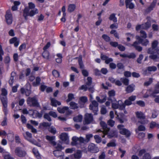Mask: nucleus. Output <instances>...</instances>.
<instances>
[{
  "label": "nucleus",
  "instance_id": "nucleus-34",
  "mask_svg": "<svg viewBox=\"0 0 159 159\" xmlns=\"http://www.w3.org/2000/svg\"><path fill=\"white\" fill-rule=\"evenodd\" d=\"M76 8L75 5L74 4H70L68 6V11L70 12H72L74 11Z\"/></svg>",
  "mask_w": 159,
  "mask_h": 159
},
{
  "label": "nucleus",
  "instance_id": "nucleus-17",
  "mask_svg": "<svg viewBox=\"0 0 159 159\" xmlns=\"http://www.w3.org/2000/svg\"><path fill=\"white\" fill-rule=\"evenodd\" d=\"M133 0H126L125 3L127 8H129L130 9H133L134 7V5L131 2Z\"/></svg>",
  "mask_w": 159,
  "mask_h": 159
},
{
  "label": "nucleus",
  "instance_id": "nucleus-24",
  "mask_svg": "<svg viewBox=\"0 0 159 159\" xmlns=\"http://www.w3.org/2000/svg\"><path fill=\"white\" fill-rule=\"evenodd\" d=\"M51 103L52 105L54 107H56L57 105H60L61 104V103L56 100L54 98L51 99Z\"/></svg>",
  "mask_w": 159,
  "mask_h": 159
},
{
  "label": "nucleus",
  "instance_id": "nucleus-8",
  "mask_svg": "<svg viewBox=\"0 0 159 159\" xmlns=\"http://www.w3.org/2000/svg\"><path fill=\"white\" fill-rule=\"evenodd\" d=\"M15 153L16 155L20 157H24L26 154V152L20 147H17L15 148Z\"/></svg>",
  "mask_w": 159,
  "mask_h": 159
},
{
  "label": "nucleus",
  "instance_id": "nucleus-4",
  "mask_svg": "<svg viewBox=\"0 0 159 159\" xmlns=\"http://www.w3.org/2000/svg\"><path fill=\"white\" fill-rule=\"evenodd\" d=\"M39 13V10L36 8L32 10L30 12H29L27 9H25L24 12L23 16L25 20L28 19L27 17L28 16H33L34 15Z\"/></svg>",
  "mask_w": 159,
  "mask_h": 159
},
{
  "label": "nucleus",
  "instance_id": "nucleus-31",
  "mask_svg": "<svg viewBox=\"0 0 159 159\" xmlns=\"http://www.w3.org/2000/svg\"><path fill=\"white\" fill-rule=\"evenodd\" d=\"M115 16L116 14L114 13L111 14L109 17V19L113 21L114 22H116L117 19Z\"/></svg>",
  "mask_w": 159,
  "mask_h": 159
},
{
  "label": "nucleus",
  "instance_id": "nucleus-58",
  "mask_svg": "<svg viewBox=\"0 0 159 159\" xmlns=\"http://www.w3.org/2000/svg\"><path fill=\"white\" fill-rule=\"evenodd\" d=\"M112 107L114 109H117L119 107V104L118 103V102H114L112 104Z\"/></svg>",
  "mask_w": 159,
  "mask_h": 159
},
{
  "label": "nucleus",
  "instance_id": "nucleus-30",
  "mask_svg": "<svg viewBox=\"0 0 159 159\" xmlns=\"http://www.w3.org/2000/svg\"><path fill=\"white\" fill-rule=\"evenodd\" d=\"M158 93H159V87L158 86H157L156 84L155 86V89L151 94L152 96L153 97H155V94Z\"/></svg>",
  "mask_w": 159,
  "mask_h": 159
},
{
  "label": "nucleus",
  "instance_id": "nucleus-6",
  "mask_svg": "<svg viewBox=\"0 0 159 159\" xmlns=\"http://www.w3.org/2000/svg\"><path fill=\"white\" fill-rule=\"evenodd\" d=\"M117 129L119 130V133L121 134L124 135L126 137H129L131 134L130 132L124 128V125H119L117 126Z\"/></svg>",
  "mask_w": 159,
  "mask_h": 159
},
{
  "label": "nucleus",
  "instance_id": "nucleus-59",
  "mask_svg": "<svg viewBox=\"0 0 159 159\" xmlns=\"http://www.w3.org/2000/svg\"><path fill=\"white\" fill-rule=\"evenodd\" d=\"M49 115V113H45L43 116V117L48 121H51V119Z\"/></svg>",
  "mask_w": 159,
  "mask_h": 159
},
{
  "label": "nucleus",
  "instance_id": "nucleus-1",
  "mask_svg": "<svg viewBox=\"0 0 159 159\" xmlns=\"http://www.w3.org/2000/svg\"><path fill=\"white\" fill-rule=\"evenodd\" d=\"M93 137V135L92 134H88L86 135V139L80 137H78L76 136H73L72 138V142L71 143L72 145H75L78 148H82L81 146V144L82 143H87L89 142L91 138Z\"/></svg>",
  "mask_w": 159,
  "mask_h": 159
},
{
  "label": "nucleus",
  "instance_id": "nucleus-62",
  "mask_svg": "<svg viewBox=\"0 0 159 159\" xmlns=\"http://www.w3.org/2000/svg\"><path fill=\"white\" fill-rule=\"evenodd\" d=\"M142 159H151L150 154L148 153H146L143 155Z\"/></svg>",
  "mask_w": 159,
  "mask_h": 159
},
{
  "label": "nucleus",
  "instance_id": "nucleus-39",
  "mask_svg": "<svg viewBox=\"0 0 159 159\" xmlns=\"http://www.w3.org/2000/svg\"><path fill=\"white\" fill-rule=\"evenodd\" d=\"M70 105L71 108L72 109H75L78 108L77 104L74 102H71L70 103Z\"/></svg>",
  "mask_w": 159,
  "mask_h": 159
},
{
  "label": "nucleus",
  "instance_id": "nucleus-5",
  "mask_svg": "<svg viewBox=\"0 0 159 159\" xmlns=\"http://www.w3.org/2000/svg\"><path fill=\"white\" fill-rule=\"evenodd\" d=\"M27 104L30 106L38 107L39 104L36 96L28 97L27 100Z\"/></svg>",
  "mask_w": 159,
  "mask_h": 159
},
{
  "label": "nucleus",
  "instance_id": "nucleus-44",
  "mask_svg": "<svg viewBox=\"0 0 159 159\" xmlns=\"http://www.w3.org/2000/svg\"><path fill=\"white\" fill-rule=\"evenodd\" d=\"M152 93H151V90H148L144 95L143 97L144 98H147L150 96H152Z\"/></svg>",
  "mask_w": 159,
  "mask_h": 159
},
{
  "label": "nucleus",
  "instance_id": "nucleus-33",
  "mask_svg": "<svg viewBox=\"0 0 159 159\" xmlns=\"http://www.w3.org/2000/svg\"><path fill=\"white\" fill-rule=\"evenodd\" d=\"M74 157L75 159H80L81 157V152L80 150H77L74 154Z\"/></svg>",
  "mask_w": 159,
  "mask_h": 159
},
{
  "label": "nucleus",
  "instance_id": "nucleus-18",
  "mask_svg": "<svg viewBox=\"0 0 159 159\" xmlns=\"http://www.w3.org/2000/svg\"><path fill=\"white\" fill-rule=\"evenodd\" d=\"M135 87V86L134 84H131L126 88L125 91L128 93H131L134 90Z\"/></svg>",
  "mask_w": 159,
  "mask_h": 159
},
{
  "label": "nucleus",
  "instance_id": "nucleus-7",
  "mask_svg": "<svg viewBox=\"0 0 159 159\" xmlns=\"http://www.w3.org/2000/svg\"><path fill=\"white\" fill-rule=\"evenodd\" d=\"M24 136L25 138L30 142L38 146L39 147H41V145L40 144L37 143L34 139H32V134L29 132H26L25 133V135L24 134Z\"/></svg>",
  "mask_w": 159,
  "mask_h": 159
},
{
  "label": "nucleus",
  "instance_id": "nucleus-54",
  "mask_svg": "<svg viewBox=\"0 0 159 159\" xmlns=\"http://www.w3.org/2000/svg\"><path fill=\"white\" fill-rule=\"evenodd\" d=\"M51 125V123L46 122H43L40 124V126H42L44 127L49 126Z\"/></svg>",
  "mask_w": 159,
  "mask_h": 159
},
{
  "label": "nucleus",
  "instance_id": "nucleus-15",
  "mask_svg": "<svg viewBox=\"0 0 159 159\" xmlns=\"http://www.w3.org/2000/svg\"><path fill=\"white\" fill-rule=\"evenodd\" d=\"M60 138L65 144H68L69 143V138L68 134L66 133H61L60 135Z\"/></svg>",
  "mask_w": 159,
  "mask_h": 159
},
{
  "label": "nucleus",
  "instance_id": "nucleus-57",
  "mask_svg": "<svg viewBox=\"0 0 159 159\" xmlns=\"http://www.w3.org/2000/svg\"><path fill=\"white\" fill-rule=\"evenodd\" d=\"M108 125L111 126V127H113L115 124V121L111 119H110L107 121Z\"/></svg>",
  "mask_w": 159,
  "mask_h": 159
},
{
  "label": "nucleus",
  "instance_id": "nucleus-53",
  "mask_svg": "<svg viewBox=\"0 0 159 159\" xmlns=\"http://www.w3.org/2000/svg\"><path fill=\"white\" fill-rule=\"evenodd\" d=\"M158 114V113L157 111L155 110L152 111V117L153 118H156L157 117Z\"/></svg>",
  "mask_w": 159,
  "mask_h": 159
},
{
  "label": "nucleus",
  "instance_id": "nucleus-29",
  "mask_svg": "<svg viewBox=\"0 0 159 159\" xmlns=\"http://www.w3.org/2000/svg\"><path fill=\"white\" fill-rule=\"evenodd\" d=\"M42 56L44 58L48 59L50 57L49 52L48 51H44L42 53Z\"/></svg>",
  "mask_w": 159,
  "mask_h": 159
},
{
  "label": "nucleus",
  "instance_id": "nucleus-48",
  "mask_svg": "<svg viewBox=\"0 0 159 159\" xmlns=\"http://www.w3.org/2000/svg\"><path fill=\"white\" fill-rule=\"evenodd\" d=\"M120 80L123 82L124 84L127 85L129 84V80L126 78H121Z\"/></svg>",
  "mask_w": 159,
  "mask_h": 159
},
{
  "label": "nucleus",
  "instance_id": "nucleus-25",
  "mask_svg": "<svg viewBox=\"0 0 159 159\" xmlns=\"http://www.w3.org/2000/svg\"><path fill=\"white\" fill-rule=\"evenodd\" d=\"M21 93L22 94H25L26 96H28L30 93V91L27 89H25L23 88H22L20 89Z\"/></svg>",
  "mask_w": 159,
  "mask_h": 159
},
{
  "label": "nucleus",
  "instance_id": "nucleus-10",
  "mask_svg": "<svg viewBox=\"0 0 159 159\" xmlns=\"http://www.w3.org/2000/svg\"><path fill=\"white\" fill-rule=\"evenodd\" d=\"M98 102L95 100L92 101L89 105L90 109L92 110L95 114L98 110Z\"/></svg>",
  "mask_w": 159,
  "mask_h": 159
},
{
  "label": "nucleus",
  "instance_id": "nucleus-16",
  "mask_svg": "<svg viewBox=\"0 0 159 159\" xmlns=\"http://www.w3.org/2000/svg\"><path fill=\"white\" fill-rule=\"evenodd\" d=\"M2 102L3 107V111L4 112L5 115H6L7 114L8 112L7 109V100L5 98H2Z\"/></svg>",
  "mask_w": 159,
  "mask_h": 159
},
{
  "label": "nucleus",
  "instance_id": "nucleus-45",
  "mask_svg": "<svg viewBox=\"0 0 159 159\" xmlns=\"http://www.w3.org/2000/svg\"><path fill=\"white\" fill-rule=\"evenodd\" d=\"M78 62L80 68L81 69H83L84 68V65L82 62V58L81 56L79 57Z\"/></svg>",
  "mask_w": 159,
  "mask_h": 159
},
{
  "label": "nucleus",
  "instance_id": "nucleus-63",
  "mask_svg": "<svg viewBox=\"0 0 159 159\" xmlns=\"http://www.w3.org/2000/svg\"><path fill=\"white\" fill-rule=\"evenodd\" d=\"M152 82V78H150L149 80L145 82L144 83V85L145 86H148Z\"/></svg>",
  "mask_w": 159,
  "mask_h": 159
},
{
  "label": "nucleus",
  "instance_id": "nucleus-22",
  "mask_svg": "<svg viewBox=\"0 0 159 159\" xmlns=\"http://www.w3.org/2000/svg\"><path fill=\"white\" fill-rule=\"evenodd\" d=\"M57 110L58 112L61 113H64L67 111H69V107H58Z\"/></svg>",
  "mask_w": 159,
  "mask_h": 159
},
{
  "label": "nucleus",
  "instance_id": "nucleus-2",
  "mask_svg": "<svg viewBox=\"0 0 159 159\" xmlns=\"http://www.w3.org/2000/svg\"><path fill=\"white\" fill-rule=\"evenodd\" d=\"M136 38L138 42L135 41L133 44L130 45V46L134 47L136 50L140 52L142 50V48L138 45L141 43L143 45L146 46L149 44V41L147 39L143 40L138 36H136Z\"/></svg>",
  "mask_w": 159,
  "mask_h": 159
},
{
  "label": "nucleus",
  "instance_id": "nucleus-55",
  "mask_svg": "<svg viewBox=\"0 0 159 159\" xmlns=\"http://www.w3.org/2000/svg\"><path fill=\"white\" fill-rule=\"evenodd\" d=\"M89 86L86 84V85H82L80 88V90H84V91H87L88 89V88Z\"/></svg>",
  "mask_w": 159,
  "mask_h": 159
},
{
  "label": "nucleus",
  "instance_id": "nucleus-11",
  "mask_svg": "<svg viewBox=\"0 0 159 159\" xmlns=\"http://www.w3.org/2000/svg\"><path fill=\"white\" fill-rule=\"evenodd\" d=\"M151 26V22L149 20L142 25H138L136 27V30H139L140 29L147 30Z\"/></svg>",
  "mask_w": 159,
  "mask_h": 159
},
{
  "label": "nucleus",
  "instance_id": "nucleus-12",
  "mask_svg": "<svg viewBox=\"0 0 159 159\" xmlns=\"http://www.w3.org/2000/svg\"><path fill=\"white\" fill-rule=\"evenodd\" d=\"M88 149L89 151L92 153H96L99 151V149L97 146L92 143L89 144Z\"/></svg>",
  "mask_w": 159,
  "mask_h": 159
},
{
  "label": "nucleus",
  "instance_id": "nucleus-37",
  "mask_svg": "<svg viewBox=\"0 0 159 159\" xmlns=\"http://www.w3.org/2000/svg\"><path fill=\"white\" fill-rule=\"evenodd\" d=\"M11 76L10 77V79L9 80V83L10 85L11 86L12 85L13 83L14 82V76L15 75V73L14 72H12L11 74Z\"/></svg>",
  "mask_w": 159,
  "mask_h": 159
},
{
  "label": "nucleus",
  "instance_id": "nucleus-32",
  "mask_svg": "<svg viewBox=\"0 0 159 159\" xmlns=\"http://www.w3.org/2000/svg\"><path fill=\"white\" fill-rule=\"evenodd\" d=\"M33 152L34 155L38 159H41V157L38 152V151L35 148H34L33 149Z\"/></svg>",
  "mask_w": 159,
  "mask_h": 159
},
{
  "label": "nucleus",
  "instance_id": "nucleus-9",
  "mask_svg": "<svg viewBox=\"0 0 159 159\" xmlns=\"http://www.w3.org/2000/svg\"><path fill=\"white\" fill-rule=\"evenodd\" d=\"M100 124L103 130L102 131L100 130H99L97 132H99L100 131H102V133L103 134V135L102 136V137L104 138L105 135L107 134L108 132L109 131L110 129L107 128V124L103 121H101L100 122Z\"/></svg>",
  "mask_w": 159,
  "mask_h": 159
},
{
  "label": "nucleus",
  "instance_id": "nucleus-52",
  "mask_svg": "<svg viewBox=\"0 0 159 159\" xmlns=\"http://www.w3.org/2000/svg\"><path fill=\"white\" fill-rule=\"evenodd\" d=\"M74 98V95L73 94L69 93L68 95V98L66 100L67 102H69Z\"/></svg>",
  "mask_w": 159,
  "mask_h": 159
},
{
  "label": "nucleus",
  "instance_id": "nucleus-36",
  "mask_svg": "<svg viewBox=\"0 0 159 159\" xmlns=\"http://www.w3.org/2000/svg\"><path fill=\"white\" fill-rule=\"evenodd\" d=\"M118 103L119 104L118 108L121 110H124L125 108V105L124 104L122 103L121 100H119L118 101Z\"/></svg>",
  "mask_w": 159,
  "mask_h": 159
},
{
  "label": "nucleus",
  "instance_id": "nucleus-61",
  "mask_svg": "<svg viewBox=\"0 0 159 159\" xmlns=\"http://www.w3.org/2000/svg\"><path fill=\"white\" fill-rule=\"evenodd\" d=\"M136 103L139 106L142 107L145 106V104L144 102L142 101H139L136 102Z\"/></svg>",
  "mask_w": 159,
  "mask_h": 159
},
{
  "label": "nucleus",
  "instance_id": "nucleus-13",
  "mask_svg": "<svg viewBox=\"0 0 159 159\" xmlns=\"http://www.w3.org/2000/svg\"><path fill=\"white\" fill-rule=\"evenodd\" d=\"M6 21L8 25L11 24L12 22V15L10 10L7 11L5 16Z\"/></svg>",
  "mask_w": 159,
  "mask_h": 159
},
{
  "label": "nucleus",
  "instance_id": "nucleus-38",
  "mask_svg": "<svg viewBox=\"0 0 159 159\" xmlns=\"http://www.w3.org/2000/svg\"><path fill=\"white\" fill-rule=\"evenodd\" d=\"M82 118V116L81 115H79L78 116L74 117L73 120L75 122H80L81 121Z\"/></svg>",
  "mask_w": 159,
  "mask_h": 159
},
{
  "label": "nucleus",
  "instance_id": "nucleus-35",
  "mask_svg": "<svg viewBox=\"0 0 159 159\" xmlns=\"http://www.w3.org/2000/svg\"><path fill=\"white\" fill-rule=\"evenodd\" d=\"M57 56L58 58L56 59V62L58 63H61L62 62V54L61 53H58L57 54Z\"/></svg>",
  "mask_w": 159,
  "mask_h": 159
},
{
  "label": "nucleus",
  "instance_id": "nucleus-49",
  "mask_svg": "<svg viewBox=\"0 0 159 159\" xmlns=\"http://www.w3.org/2000/svg\"><path fill=\"white\" fill-rule=\"evenodd\" d=\"M6 154H3L4 159H14L11 156L9 153L6 152Z\"/></svg>",
  "mask_w": 159,
  "mask_h": 159
},
{
  "label": "nucleus",
  "instance_id": "nucleus-56",
  "mask_svg": "<svg viewBox=\"0 0 159 159\" xmlns=\"http://www.w3.org/2000/svg\"><path fill=\"white\" fill-rule=\"evenodd\" d=\"M102 38L106 42H109L110 40V38L106 34H103Z\"/></svg>",
  "mask_w": 159,
  "mask_h": 159
},
{
  "label": "nucleus",
  "instance_id": "nucleus-43",
  "mask_svg": "<svg viewBox=\"0 0 159 159\" xmlns=\"http://www.w3.org/2000/svg\"><path fill=\"white\" fill-rule=\"evenodd\" d=\"M81 102L85 103L88 101L87 98L86 96L80 97L79 98Z\"/></svg>",
  "mask_w": 159,
  "mask_h": 159
},
{
  "label": "nucleus",
  "instance_id": "nucleus-20",
  "mask_svg": "<svg viewBox=\"0 0 159 159\" xmlns=\"http://www.w3.org/2000/svg\"><path fill=\"white\" fill-rule=\"evenodd\" d=\"M46 139L47 140L49 141L52 144H55V142L54 141L55 139V136L47 135L46 136Z\"/></svg>",
  "mask_w": 159,
  "mask_h": 159
},
{
  "label": "nucleus",
  "instance_id": "nucleus-27",
  "mask_svg": "<svg viewBox=\"0 0 159 159\" xmlns=\"http://www.w3.org/2000/svg\"><path fill=\"white\" fill-rule=\"evenodd\" d=\"M7 90L5 89H2V94H1V99L2 101V98H6L7 99Z\"/></svg>",
  "mask_w": 159,
  "mask_h": 159
},
{
  "label": "nucleus",
  "instance_id": "nucleus-42",
  "mask_svg": "<svg viewBox=\"0 0 159 159\" xmlns=\"http://www.w3.org/2000/svg\"><path fill=\"white\" fill-rule=\"evenodd\" d=\"M115 92L114 90H111L109 91L108 92V95L109 97L108 100H111V97H113L115 95Z\"/></svg>",
  "mask_w": 159,
  "mask_h": 159
},
{
  "label": "nucleus",
  "instance_id": "nucleus-41",
  "mask_svg": "<svg viewBox=\"0 0 159 159\" xmlns=\"http://www.w3.org/2000/svg\"><path fill=\"white\" fill-rule=\"evenodd\" d=\"M157 128H159V124L156 123L155 122H152L150 124V127L151 128H153L154 127Z\"/></svg>",
  "mask_w": 159,
  "mask_h": 159
},
{
  "label": "nucleus",
  "instance_id": "nucleus-23",
  "mask_svg": "<svg viewBox=\"0 0 159 159\" xmlns=\"http://www.w3.org/2000/svg\"><path fill=\"white\" fill-rule=\"evenodd\" d=\"M109 138H111L113 137H117V132L116 130L111 131L108 135Z\"/></svg>",
  "mask_w": 159,
  "mask_h": 159
},
{
  "label": "nucleus",
  "instance_id": "nucleus-21",
  "mask_svg": "<svg viewBox=\"0 0 159 159\" xmlns=\"http://www.w3.org/2000/svg\"><path fill=\"white\" fill-rule=\"evenodd\" d=\"M61 151L57 150H54L53 152V154L57 157H62L64 155V153Z\"/></svg>",
  "mask_w": 159,
  "mask_h": 159
},
{
  "label": "nucleus",
  "instance_id": "nucleus-47",
  "mask_svg": "<svg viewBox=\"0 0 159 159\" xmlns=\"http://www.w3.org/2000/svg\"><path fill=\"white\" fill-rule=\"evenodd\" d=\"M147 70L149 71H155L157 70V68L155 66H149L147 68Z\"/></svg>",
  "mask_w": 159,
  "mask_h": 159
},
{
  "label": "nucleus",
  "instance_id": "nucleus-19",
  "mask_svg": "<svg viewBox=\"0 0 159 159\" xmlns=\"http://www.w3.org/2000/svg\"><path fill=\"white\" fill-rule=\"evenodd\" d=\"M157 2V0H153L151 3L150 6L147 8V11L150 12L152 10L153 8L155 7Z\"/></svg>",
  "mask_w": 159,
  "mask_h": 159
},
{
  "label": "nucleus",
  "instance_id": "nucleus-28",
  "mask_svg": "<svg viewBox=\"0 0 159 159\" xmlns=\"http://www.w3.org/2000/svg\"><path fill=\"white\" fill-rule=\"evenodd\" d=\"M137 117L139 119H144L145 118V116L143 113L141 111H137L136 112Z\"/></svg>",
  "mask_w": 159,
  "mask_h": 159
},
{
  "label": "nucleus",
  "instance_id": "nucleus-14",
  "mask_svg": "<svg viewBox=\"0 0 159 159\" xmlns=\"http://www.w3.org/2000/svg\"><path fill=\"white\" fill-rule=\"evenodd\" d=\"M93 120L92 115L91 114L87 113L85 114L84 117V124H88L91 123Z\"/></svg>",
  "mask_w": 159,
  "mask_h": 159
},
{
  "label": "nucleus",
  "instance_id": "nucleus-46",
  "mask_svg": "<svg viewBox=\"0 0 159 159\" xmlns=\"http://www.w3.org/2000/svg\"><path fill=\"white\" fill-rule=\"evenodd\" d=\"M94 137L97 143H99L101 142V138L99 136L95 135L94 136Z\"/></svg>",
  "mask_w": 159,
  "mask_h": 159
},
{
  "label": "nucleus",
  "instance_id": "nucleus-40",
  "mask_svg": "<svg viewBox=\"0 0 159 159\" xmlns=\"http://www.w3.org/2000/svg\"><path fill=\"white\" fill-rule=\"evenodd\" d=\"M158 44V42L156 40H154L152 43L151 47L155 49H159L157 47Z\"/></svg>",
  "mask_w": 159,
  "mask_h": 159
},
{
  "label": "nucleus",
  "instance_id": "nucleus-64",
  "mask_svg": "<svg viewBox=\"0 0 159 159\" xmlns=\"http://www.w3.org/2000/svg\"><path fill=\"white\" fill-rule=\"evenodd\" d=\"M49 131L51 133L55 134L56 133V130L55 128L53 127H51L49 128L48 129Z\"/></svg>",
  "mask_w": 159,
  "mask_h": 159
},
{
  "label": "nucleus",
  "instance_id": "nucleus-50",
  "mask_svg": "<svg viewBox=\"0 0 159 159\" xmlns=\"http://www.w3.org/2000/svg\"><path fill=\"white\" fill-rule=\"evenodd\" d=\"M52 74L55 78L58 77L60 75L59 72L56 70H54L52 71Z\"/></svg>",
  "mask_w": 159,
  "mask_h": 159
},
{
  "label": "nucleus",
  "instance_id": "nucleus-60",
  "mask_svg": "<svg viewBox=\"0 0 159 159\" xmlns=\"http://www.w3.org/2000/svg\"><path fill=\"white\" fill-rule=\"evenodd\" d=\"M141 36L143 38H146L147 37V35L146 33L144 31L141 30L140 32Z\"/></svg>",
  "mask_w": 159,
  "mask_h": 159
},
{
  "label": "nucleus",
  "instance_id": "nucleus-26",
  "mask_svg": "<svg viewBox=\"0 0 159 159\" xmlns=\"http://www.w3.org/2000/svg\"><path fill=\"white\" fill-rule=\"evenodd\" d=\"M52 145L57 150H61L64 148L62 146L61 143L57 144L55 142V144H52Z\"/></svg>",
  "mask_w": 159,
  "mask_h": 159
},
{
  "label": "nucleus",
  "instance_id": "nucleus-3",
  "mask_svg": "<svg viewBox=\"0 0 159 159\" xmlns=\"http://www.w3.org/2000/svg\"><path fill=\"white\" fill-rule=\"evenodd\" d=\"M147 52L151 54L149 58L152 60H156L159 58V49H155L151 47L148 49Z\"/></svg>",
  "mask_w": 159,
  "mask_h": 159
},
{
  "label": "nucleus",
  "instance_id": "nucleus-51",
  "mask_svg": "<svg viewBox=\"0 0 159 159\" xmlns=\"http://www.w3.org/2000/svg\"><path fill=\"white\" fill-rule=\"evenodd\" d=\"M41 81V79L39 77H37L36 79V83L35 82L33 83V85L34 86H37L39 85Z\"/></svg>",
  "mask_w": 159,
  "mask_h": 159
}]
</instances>
